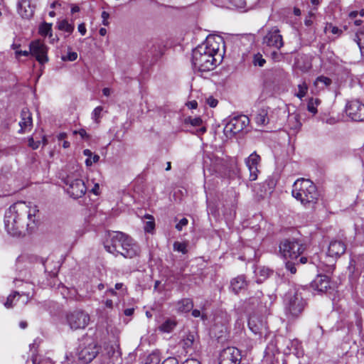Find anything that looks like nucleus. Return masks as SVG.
I'll return each instance as SVG.
<instances>
[{
    "label": "nucleus",
    "instance_id": "nucleus-1",
    "mask_svg": "<svg viewBox=\"0 0 364 364\" xmlns=\"http://www.w3.org/2000/svg\"><path fill=\"white\" fill-rule=\"evenodd\" d=\"M38 206L31 202L17 201L6 211L4 226L13 237L24 236L31 233L37 226Z\"/></svg>",
    "mask_w": 364,
    "mask_h": 364
},
{
    "label": "nucleus",
    "instance_id": "nucleus-2",
    "mask_svg": "<svg viewBox=\"0 0 364 364\" xmlns=\"http://www.w3.org/2000/svg\"><path fill=\"white\" fill-rule=\"evenodd\" d=\"M306 245L299 239L284 238L279 243V253L285 261V268L291 274L296 273V266L308 262V257L303 256Z\"/></svg>",
    "mask_w": 364,
    "mask_h": 364
},
{
    "label": "nucleus",
    "instance_id": "nucleus-3",
    "mask_svg": "<svg viewBox=\"0 0 364 364\" xmlns=\"http://www.w3.org/2000/svg\"><path fill=\"white\" fill-rule=\"evenodd\" d=\"M219 47L215 38H207L193 50L192 63L194 68L201 73L213 70L216 67L217 60L215 55L218 53Z\"/></svg>",
    "mask_w": 364,
    "mask_h": 364
},
{
    "label": "nucleus",
    "instance_id": "nucleus-4",
    "mask_svg": "<svg viewBox=\"0 0 364 364\" xmlns=\"http://www.w3.org/2000/svg\"><path fill=\"white\" fill-rule=\"evenodd\" d=\"M292 196L305 206H311L318 202L319 193L316 186L309 179L301 178L292 186Z\"/></svg>",
    "mask_w": 364,
    "mask_h": 364
},
{
    "label": "nucleus",
    "instance_id": "nucleus-5",
    "mask_svg": "<svg viewBox=\"0 0 364 364\" xmlns=\"http://www.w3.org/2000/svg\"><path fill=\"white\" fill-rule=\"evenodd\" d=\"M307 303L304 299L301 292L295 291L294 292L289 291L284 299V309L287 316L295 318L304 310Z\"/></svg>",
    "mask_w": 364,
    "mask_h": 364
},
{
    "label": "nucleus",
    "instance_id": "nucleus-6",
    "mask_svg": "<svg viewBox=\"0 0 364 364\" xmlns=\"http://www.w3.org/2000/svg\"><path fill=\"white\" fill-rule=\"evenodd\" d=\"M100 350L101 346L93 338H84L77 350L78 360L84 364L90 363L96 358Z\"/></svg>",
    "mask_w": 364,
    "mask_h": 364
},
{
    "label": "nucleus",
    "instance_id": "nucleus-7",
    "mask_svg": "<svg viewBox=\"0 0 364 364\" xmlns=\"http://www.w3.org/2000/svg\"><path fill=\"white\" fill-rule=\"evenodd\" d=\"M127 234L120 231L107 230L103 238V246L107 252L115 257L119 255V248L121 247Z\"/></svg>",
    "mask_w": 364,
    "mask_h": 364
},
{
    "label": "nucleus",
    "instance_id": "nucleus-8",
    "mask_svg": "<svg viewBox=\"0 0 364 364\" xmlns=\"http://www.w3.org/2000/svg\"><path fill=\"white\" fill-rule=\"evenodd\" d=\"M66 323L73 331L85 329L89 324L90 315L83 310L76 309L66 314Z\"/></svg>",
    "mask_w": 364,
    "mask_h": 364
},
{
    "label": "nucleus",
    "instance_id": "nucleus-9",
    "mask_svg": "<svg viewBox=\"0 0 364 364\" xmlns=\"http://www.w3.org/2000/svg\"><path fill=\"white\" fill-rule=\"evenodd\" d=\"M63 182L66 186V191L73 198L82 197L87 191V186L81 178H75L73 176H67Z\"/></svg>",
    "mask_w": 364,
    "mask_h": 364
},
{
    "label": "nucleus",
    "instance_id": "nucleus-10",
    "mask_svg": "<svg viewBox=\"0 0 364 364\" xmlns=\"http://www.w3.org/2000/svg\"><path fill=\"white\" fill-rule=\"evenodd\" d=\"M250 123L247 116L241 114L230 119L224 128V132L228 136H234L242 132Z\"/></svg>",
    "mask_w": 364,
    "mask_h": 364
},
{
    "label": "nucleus",
    "instance_id": "nucleus-11",
    "mask_svg": "<svg viewBox=\"0 0 364 364\" xmlns=\"http://www.w3.org/2000/svg\"><path fill=\"white\" fill-rule=\"evenodd\" d=\"M346 250V245L343 241L341 240H331L326 252V257L329 259L326 266H333L336 261L345 253Z\"/></svg>",
    "mask_w": 364,
    "mask_h": 364
},
{
    "label": "nucleus",
    "instance_id": "nucleus-12",
    "mask_svg": "<svg viewBox=\"0 0 364 364\" xmlns=\"http://www.w3.org/2000/svg\"><path fill=\"white\" fill-rule=\"evenodd\" d=\"M262 43L277 50H280L284 42L279 29L277 26L272 27L264 36Z\"/></svg>",
    "mask_w": 364,
    "mask_h": 364
},
{
    "label": "nucleus",
    "instance_id": "nucleus-13",
    "mask_svg": "<svg viewBox=\"0 0 364 364\" xmlns=\"http://www.w3.org/2000/svg\"><path fill=\"white\" fill-rule=\"evenodd\" d=\"M120 248L121 250H119V255L124 258L132 259L140 254L139 246L128 235H126Z\"/></svg>",
    "mask_w": 364,
    "mask_h": 364
},
{
    "label": "nucleus",
    "instance_id": "nucleus-14",
    "mask_svg": "<svg viewBox=\"0 0 364 364\" xmlns=\"http://www.w3.org/2000/svg\"><path fill=\"white\" fill-rule=\"evenodd\" d=\"M346 112L353 121H364V104L359 100H353L348 102L346 106Z\"/></svg>",
    "mask_w": 364,
    "mask_h": 364
},
{
    "label": "nucleus",
    "instance_id": "nucleus-15",
    "mask_svg": "<svg viewBox=\"0 0 364 364\" xmlns=\"http://www.w3.org/2000/svg\"><path fill=\"white\" fill-rule=\"evenodd\" d=\"M240 360V350L235 347H228L220 353L219 364H239Z\"/></svg>",
    "mask_w": 364,
    "mask_h": 364
},
{
    "label": "nucleus",
    "instance_id": "nucleus-16",
    "mask_svg": "<svg viewBox=\"0 0 364 364\" xmlns=\"http://www.w3.org/2000/svg\"><path fill=\"white\" fill-rule=\"evenodd\" d=\"M47 51V47L39 41H32L30 44L31 55L34 56L41 64H44L48 61Z\"/></svg>",
    "mask_w": 364,
    "mask_h": 364
},
{
    "label": "nucleus",
    "instance_id": "nucleus-17",
    "mask_svg": "<svg viewBox=\"0 0 364 364\" xmlns=\"http://www.w3.org/2000/svg\"><path fill=\"white\" fill-rule=\"evenodd\" d=\"M261 161V157L257 154L256 151L252 153L245 160V164L250 171L249 179L251 181H255L257 178V175L259 171L258 170V165Z\"/></svg>",
    "mask_w": 364,
    "mask_h": 364
},
{
    "label": "nucleus",
    "instance_id": "nucleus-18",
    "mask_svg": "<svg viewBox=\"0 0 364 364\" xmlns=\"http://www.w3.org/2000/svg\"><path fill=\"white\" fill-rule=\"evenodd\" d=\"M20 129L18 133L23 134L30 132L33 128L32 113L27 107L22 109L21 112V120L18 123Z\"/></svg>",
    "mask_w": 364,
    "mask_h": 364
},
{
    "label": "nucleus",
    "instance_id": "nucleus-19",
    "mask_svg": "<svg viewBox=\"0 0 364 364\" xmlns=\"http://www.w3.org/2000/svg\"><path fill=\"white\" fill-rule=\"evenodd\" d=\"M31 291H24L23 290L19 291H14L12 294H9L7 297L6 302L4 303V306L7 308H11L14 306V302L15 299L18 296L19 299L21 296H26V301L24 303H27L28 300L32 297V291H33V285L28 284Z\"/></svg>",
    "mask_w": 364,
    "mask_h": 364
},
{
    "label": "nucleus",
    "instance_id": "nucleus-20",
    "mask_svg": "<svg viewBox=\"0 0 364 364\" xmlns=\"http://www.w3.org/2000/svg\"><path fill=\"white\" fill-rule=\"evenodd\" d=\"M330 287V279L326 275H317L311 282V287L317 291L325 292Z\"/></svg>",
    "mask_w": 364,
    "mask_h": 364
},
{
    "label": "nucleus",
    "instance_id": "nucleus-21",
    "mask_svg": "<svg viewBox=\"0 0 364 364\" xmlns=\"http://www.w3.org/2000/svg\"><path fill=\"white\" fill-rule=\"evenodd\" d=\"M34 9L35 6L31 4V1H18V13L23 18H31L34 14Z\"/></svg>",
    "mask_w": 364,
    "mask_h": 364
},
{
    "label": "nucleus",
    "instance_id": "nucleus-22",
    "mask_svg": "<svg viewBox=\"0 0 364 364\" xmlns=\"http://www.w3.org/2000/svg\"><path fill=\"white\" fill-rule=\"evenodd\" d=\"M225 3L223 5H218V6L226 7L227 9L235 10L238 12H246L252 9V6H247V1H222Z\"/></svg>",
    "mask_w": 364,
    "mask_h": 364
},
{
    "label": "nucleus",
    "instance_id": "nucleus-23",
    "mask_svg": "<svg viewBox=\"0 0 364 364\" xmlns=\"http://www.w3.org/2000/svg\"><path fill=\"white\" fill-rule=\"evenodd\" d=\"M247 286V282L244 275H239L233 278L230 282V288L236 294H237L241 290L245 289Z\"/></svg>",
    "mask_w": 364,
    "mask_h": 364
},
{
    "label": "nucleus",
    "instance_id": "nucleus-24",
    "mask_svg": "<svg viewBox=\"0 0 364 364\" xmlns=\"http://www.w3.org/2000/svg\"><path fill=\"white\" fill-rule=\"evenodd\" d=\"M176 306L178 313H188L192 310L193 302L191 299L184 298L177 302Z\"/></svg>",
    "mask_w": 364,
    "mask_h": 364
},
{
    "label": "nucleus",
    "instance_id": "nucleus-25",
    "mask_svg": "<svg viewBox=\"0 0 364 364\" xmlns=\"http://www.w3.org/2000/svg\"><path fill=\"white\" fill-rule=\"evenodd\" d=\"M177 326V321L175 318L166 319L159 326V330L162 333H171Z\"/></svg>",
    "mask_w": 364,
    "mask_h": 364
},
{
    "label": "nucleus",
    "instance_id": "nucleus-26",
    "mask_svg": "<svg viewBox=\"0 0 364 364\" xmlns=\"http://www.w3.org/2000/svg\"><path fill=\"white\" fill-rule=\"evenodd\" d=\"M332 80L331 78L324 75L317 77L314 82V86L319 90H323L325 87L331 85Z\"/></svg>",
    "mask_w": 364,
    "mask_h": 364
},
{
    "label": "nucleus",
    "instance_id": "nucleus-27",
    "mask_svg": "<svg viewBox=\"0 0 364 364\" xmlns=\"http://www.w3.org/2000/svg\"><path fill=\"white\" fill-rule=\"evenodd\" d=\"M83 154L87 158L85 159V165L91 166L93 164L97 163L100 160L98 154H93L91 150L86 149L83 151Z\"/></svg>",
    "mask_w": 364,
    "mask_h": 364
},
{
    "label": "nucleus",
    "instance_id": "nucleus-28",
    "mask_svg": "<svg viewBox=\"0 0 364 364\" xmlns=\"http://www.w3.org/2000/svg\"><path fill=\"white\" fill-rule=\"evenodd\" d=\"M288 124L291 129L297 130L301 127L300 117L297 114H293L289 116L287 120Z\"/></svg>",
    "mask_w": 364,
    "mask_h": 364
},
{
    "label": "nucleus",
    "instance_id": "nucleus-29",
    "mask_svg": "<svg viewBox=\"0 0 364 364\" xmlns=\"http://www.w3.org/2000/svg\"><path fill=\"white\" fill-rule=\"evenodd\" d=\"M58 29L65 31L68 33H72L74 31L75 26L73 23H70L66 19H63L58 22Z\"/></svg>",
    "mask_w": 364,
    "mask_h": 364
},
{
    "label": "nucleus",
    "instance_id": "nucleus-30",
    "mask_svg": "<svg viewBox=\"0 0 364 364\" xmlns=\"http://www.w3.org/2000/svg\"><path fill=\"white\" fill-rule=\"evenodd\" d=\"M38 33L43 37L49 36H52V23L43 22L38 28Z\"/></svg>",
    "mask_w": 364,
    "mask_h": 364
},
{
    "label": "nucleus",
    "instance_id": "nucleus-31",
    "mask_svg": "<svg viewBox=\"0 0 364 364\" xmlns=\"http://www.w3.org/2000/svg\"><path fill=\"white\" fill-rule=\"evenodd\" d=\"M355 41L360 48L361 56L364 58V31L360 29L356 32Z\"/></svg>",
    "mask_w": 364,
    "mask_h": 364
},
{
    "label": "nucleus",
    "instance_id": "nucleus-32",
    "mask_svg": "<svg viewBox=\"0 0 364 364\" xmlns=\"http://www.w3.org/2000/svg\"><path fill=\"white\" fill-rule=\"evenodd\" d=\"M248 326L251 331L255 335H262V324L261 323H259V324L257 323L255 318H250L249 319Z\"/></svg>",
    "mask_w": 364,
    "mask_h": 364
},
{
    "label": "nucleus",
    "instance_id": "nucleus-33",
    "mask_svg": "<svg viewBox=\"0 0 364 364\" xmlns=\"http://www.w3.org/2000/svg\"><path fill=\"white\" fill-rule=\"evenodd\" d=\"M321 103V100L318 98L311 97L307 102V110L313 114L318 112L317 106Z\"/></svg>",
    "mask_w": 364,
    "mask_h": 364
},
{
    "label": "nucleus",
    "instance_id": "nucleus-34",
    "mask_svg": "<svg viewBox=\"0 0 364 364\" xmlns=\"http://www.w3.org/2000/svg\"><path fill=\"white\" fill-rule=\"evenodd\" d=\"M144 218L146 219H148L149 220L146 222L145 223V225H144V231L146 232H152L153 230L155 229V220H154V218L151 215H149V214H146L144 215Z\"/></svg>",
    "mask_w": 364,
    "mask_h": 364
},
{
    "label": "nucleus",
    "instance_id": "nucleus-35",
    "mask_svg": "<svg viewBox=\"0 0 364 364\" xmlns=\"http://www.w3.org/2000/svg\"><path fill=\"white\" fill-rule=\"evenodd\" d=\"M324 32L326 33H331L337 36H340L343 33V31L332 23H326L324 27Z\"/></svg>",
    "mask_w": 364,
    "mask_h": 364
},
{
    "label": "nucleus",
    "instance_id": "nucleus-36",
    "mask_svg": "<svg viewBox=\"0 0 364 364\" xmlns=\"http://www.w3.org/2000/svg\"><path fill=\"white\" fill-rule=\"evenodd\" d=\"M308 85L304 81L301 84L298 85V92L295 94V95L300 100L304 97L308 92Z\"/></svg>",
    "mask_w": 364,
    "mask_h": 364
},
{
    "label": "nucleus",
    "instance_id": "nucleus-37",
    "mask_svg": "<svg viewBox=\"0 0 364 364\" xmlns=\"http://www.w3.org/2000/svg\"><path fill=\"white\" fill-rule=\"evenodd\" d=\"M255 122L258 125H264L267 123V114L264 111L258 113L255 117Z\"/></svg>",
    "mask_w": 364,
    "mask_h": 364
},
{
    "label": "nucleus",
    "instance_id": "nucleus-38",
    "mask_svg": "<svg viewBox=\"0 0 364 364\" xmlns=\"http://www.w3.org/2000/svg\"><path fill=\"white\" fill-rule=\"evenodd\" d=\"M266 60L260 53H257L254 55L252 60V63L254 64V65L262 67L264 66Z\"/></svg>",
    "mask_w": 364,
    "mask_h": 364
},
{
    "label": "nucleus",
    "instance_id": "nucleus-39",
    "mask_svg": "<svg viewBox=\"0 0 364 364\" xmlns=\"http://www.w3.org/2000/svg\"><path fill=\"white\" fill-rule=\"evenodd\" d=\"M102 111L103 107L102 106H97L92 111V118L97 124H99L100 122L101 114Z\"/></svg>",
    "mask_w": 364,
    "mask_h": 364
},
{
    "label": "nucleus",
    "instance_id": "nucleus-40",
    "mask_svg": "<svg viewBox=\"0 0 364 364\" xmlns=\"http://www.w3.org/2000/svg\"><path fill=\"white\" fill-rule=\"evenodd\" d=\"M173 249L174 250L183 254H186L188 252L187 244L186 242H181L178 241L175 242L173 243Z\"/></svg>",
    "mask_w": 364,
    "mask_h": 364
},
{
    "label": "nucleus",
    "instance_id": "nucleus-41",
    "mask_svg": "<svg viewBox=\"0 0 364 364\" xmlns=\"http://www.w3.org/2000/svg\"><path fill=\"white\" fill-rule=\"evenodd\" d=\"M161 46L158 43H151L149 52L153 56H158L161 54Z\"/></svg>",
    "mask_w": 364,
    "mask_h": 364
},
{
    "label": "nucleus",
    "instance_id": "nucleus-42",
    "mask_svg": "<svg viewBox=\"0 0 364 364\" xmlns=\"http://www.w3.org/2000/svg\"><path fill=\"white\" fill-rule=\"evenodd\" d=\"M194 342V336L193 335H188L187 337L183 340V348L187 350L192 347Z\"/></svg>",
    "mask_w": 364,
    "mask_h": 364
},
{
    "label": "nucleus",
    "instance_id": "nucleus-43",
    "mask_svg": "<svg viewBox=\"0 0 364 364\" xmlns=\"http://www.w3.org/2000/svg\"><path fill=\"white\" fill-rule=\"evenodd\" d=\"M77 54L76 52L71 51L68 52L66 55L62 57V60L64 61H74L77 59Z\"/></svg>",
    "mask_w": 364,
    "mask_h": 364
},
{
    "label": "nucleus",
    "instance_id": "nucleus-44",
    "mask_svg": "<svg viewBox=\"0 0 364 364\" xmlns=\"http://www.w3.org/2000/svg\"><path fill=\"white\" fill-rule=\"evenodd\" d=\"M270 57L274 62H280L283 58V54L282 53H279L277 50H276L271 53Z\"/></svg>",
    "mask_w": 364,
    "mask_h": 364
},
{
    "label": "nucleus",
    "instance_id": "nucleus-45",
    "mask_svg": "<svg viewBox=\"0 0 364 364\" xmlns=\"http://www.w3.org/2000/svg\"><path fill=\"white\" fill-rule=\"evenodd\" d=\"M73 134L74 135L79 134L82 139H90V135L87 133L86 130L84 129H80L78 131H76V130L73 131Z\"/></svg>",
    "mask_w": 364,
    "mask_h": 364
},
{
    "label": "nucleus",
    "instance_id": "nucleus-46",
    "mask_svg": "<svg viewBox=\"0 0 364 364\" xmlns=\"http://www.w3.org/2000/svg\"><path fill=\"white\" fill-rule=\"evenodd\" d=\"M188 223V220L186 218H183L179 220V222L176 225V229H177L178 231L182 230L183 228L186 225H187Z\"/></svg>",
    "mask_w": 364,
    "mask_h": 364
},
{
    "label": "nucleus",
    "instance_id": "nucleus-47",
    "mask_svg": "<svg viewBox=\"0 0 364 364\" xmlns=\"http://www.w3.org/2000/svg\"><path fill=\"white\" fill-rule=\"evenodd\" d=\"M190 124L193 127H198L200 126L203 123V120L200 117H194V118H190L189 119Z\"/></svg>",
    "mask_w": 364,
    "mask_h": 364
},
{
    "label": "nucleus",
    "instance_id": "nucleus-48",
    "mask_svg": "<svg viewBox=\"0 0 364 364\" xmlns=\"http://www.w3.org/2000/svg\"><path fill=\"white\" fill-rule=\"evenodd\" d=\"M207 104L210 107H215L218 104V100L214 98L213 97L210 96L207 99Z\"/></svg>",
    "mask_w": 364,
    "mask_h": 364
},
{
    "label": "nucleus",
    "instance_id": "nucleus-49",
    "mask_svg": "<svg viewBox=\"0 0 364 364\" xmlns=\"http://www.w3.org/2000/svg\"><path fill=\"white\" fill-rule=\"evenodd\" d=\"M109 17V14L107 11H102V24L105 26L109 25L108 18Z\"/></svg>",
    "mask_w": 364,
    "mask_h": 364
},
{
    "label": "nucleus",
    "instance_id": "nucleus-50",
    "mask_svg": "<svg viewBox=\"0 0 364 364\" xmlns=\"http://www.w3.org/2000/svg\"><path fill=\"white\" fill-rule=\"evenodd\" d=\"M28 145L31 146L33 149H36L38 148L40 145V141H35L33 138H30L28 140Z\"/></svg>",
    "mask_w": 364,
    "mask_h": 364
},
{
    "label": "nucleus",
    "instance_id": "nucleus-51",
    "mask_svg": "<svg viewBox=\"0 0 364 364\" xmlns=\"http://www.w3.org/2000/svg\"><path fill=\"white\" fill-rule=\"evenodd\" d=\"M161 364H178V362L176 358L173 357H169L164 360Z\"/></svg>",
    "mask_w": 364,
    "mask_h": 364
},
{
    "label": "nucleus",
    "instance_id": "nucleus-52",
    "mask_svg": "<svg viewBox=\"0 0 364 364\" xmlns=\"http://www.w3.org/2000/svg\"><path fill=\"white\" fill-rule=\"evenodd\" d=\"M77 29L82 36L85 35V33L87 32V29H86L85 24L84 23H80L77 26Z\"/></svg>",
    "mask_w": 364,
    "mask_h": 364
},
{
    "label": "nucleus",
    "instance_id": "nucleus-53",
    "mask_svg": "<svg viewBox=\"0 0 364 364\" xmlns=\"http://www.w3.org/2000/svg\"><path fill=\"white\" fill-rule=\"evenodd\" d=\"M91 193L95 196L100 195V186L99 183H95L94 187L91 189Z\"/></svg>",
    "mask_w": 364,
    "mask_h": 364
},
{
    "label": "nucleus",
    "instance_id": "nucleus-54",
    "mask_svg": "<svg viewBox=\"0 0 364 364\" xmlns=\"http://www.w3.org/2000/svg\"><path fill=\"white\" fill-rule=\"evenodd\" d=\"M182 364H200V363L194 358H190L186 360Z\"/></svg>",
    "mask_w": 364,
    "mask_h": 364
},
{
    "label": "nucleus",
    "instance_id": "nucleus-55",
    "mask_svg": "<svg viewBox=\"0 0 364 364\" xmlns=\"http://www.w3.org/2000/svg\"><path fill=\"white\" fill-rule=\"evenodd\" d=\"M134 308H128L124 310V314L127 316H131L134 314Z\"/></svg>",
    "mask_w": 364,
    "mask_h": 364
},
{
    "label": "nucleus",
    "instance_id": "nucleus-56",
    "mask_svg": "<svg viewBox=\"0 0 364 364\" xmlns=\"http://www.w3.org/2000/svg\"><path fill=\"white\" fill-rule=\"evenodd\" d=\"M16 54L18 55H23V56H28L29 54H31L30 50H17Z\"/></svg>",
    "mask_w": 364,
    "mask_h": 364
},
{
    "label": "nucleus",
    "instance_id": "nucleus-57",
    "mask_svg": "<svg viewBox=\"0 0 364 364\" xmlns=\"http://www.w3.org/2000/svg\"><path fill=\"white\" fill-rule=\"evenodd\" d=\"M66 137H67V134L65 132H60L57 136V139L58 141L64 140Z\"/></svg>",
    "mask_w": 364,
    "mask_h": 364
},
{
    "label": "nucleus",
    "instance_id": "nucleus-58",
    "mask_svg": "<svg viewBox=\"0 0 364 364\" xmlns=\"http://www.w3.org/2000/svg\"><path fill=\"white\" fill-rule=\"evenodd\" d=\"M191 314L193 317L198 318L200 316V311L198 309H192Z\"/></svg>",
    "mask_w": 364,
    "mask_h": 364
},
{
    "label": "nucleus",
    "instance_id": "nucleus-59",
    "mask_svg": "<svg viewBox=\"0 0 364 364\" xmlns=\"http://www.w3.org/2000/svg\"><path fill=\"white\" fill-rule=\"evenodd\" d=\"M358 15V11H352L349 13L348 16L350 18L353 19Z\"/></svg>",
    "mask_w": 364,
    "mask_h": 364
},
{
    "label": "nucleus",
    "instance_id": "nucleus-60",
    "mask_svg": "<svg viewBox=\"0 0 364 364\" xmlns=\"http://www.w3.org/2000/svg\"><path fill=\"white\" fill-rule=\"evenodd\" d=\"M19 327L21 329H25L28 327V323L26 321H21L19 322Z\"/></svg>",
    "mask_w": 364,
    "mask_h": 364
},
{
    "label": "nucleus",
    "instance_id": "nucleus-61",
    "mask_svg": "<svg viewBox=\"0 0 364 364\" xmlns=\"http://www.w3.org/2000/svg\"><path fill=\"white\" fill-rule=\"evenodd\" d=\"M80 11V7L77 5H73L71 8V13L73 14L79 12Z\"/></svg>",
    "mask_w": 364,
    "mask_h": 364
},
{
    "label": "nucleus",
    "instance_id": "nucleus-62",
    "mask_svg": "<svg viewBox=\"0 0 364 364\" xmlns=\"http://www.w3.org/2000/svg\"><path fill=\"white\" fill-rule=\"evenodd\" d=\"M105 306L107 308L112 309L113 307V301L112 299H107L105 301Z\"/></svg>",
    "mask_w": 364,
    "mask_h": 364
},
{
    "label": "nucleus",
    "instance_id": "nucleus-63",
    "mask_svg": "<svg viewBox=\"0 0 364 364\" xmlns=\"http://www.w3.org/2000/svg\"><path fill=\"white\" fill-rule=\"evenodd\" d=\"M102 93L105 96H109L110 95V90L107 87H105L102 90Z\"/></svg>",
    "mask_w": 364,
    "mask_h": 364
},
{
    "label": "nucleus",
    "instance_id": "nucleus-64",
    "mask_svg": "<svg viewBox=\"0 0 364 364\" xmlns=\"http://www.w3.org/2000/svg\"><path fill=\"white\" fill-rule=\"evenodd\" d=\"M293 12H294V14L295 16H300V15H301V10H300L299 8H297V7H294V11H293Z\"/></svg>",
    "mask_w": 364,
    "mask_h": 364
}]
</instances>
